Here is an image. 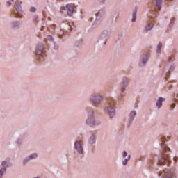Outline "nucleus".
I'll return each instance as SVG.
<instances>
[{
    "mask_svg": "<svg viewBox=\"0 0 178 178\" xmlns=\"http://www.w3.org/2000/svg\"><path fill=\"white\" fill-rule=\"evenodd\" d=\"M168 162H169V161L168 160V158L165 156L162 157L160 160L161 165H165V163H168Z\"/></svg>",
    "mask_w": 178,
    "mask_h": 178,
    "instance_id": "12",
    "label": "nucleus"
},
{
    "mask_svg": "<svg viewBox=\"0 0 178 178\" xmlns=\"http://www.w3.org/2000/svg\"><path fill=\"white\" fill-rule=\"evenodd\" d=\"M107 102L108 104V106L106 107V111H108L109 116L111 118H113L116 113V112L115 111V109H113V106L115 105V102L112 99H108Z\"/></svg>",
    "mask_w": 178,
    "mask_h": 178,
    "instance_id": "1",
    "label": "nucleus"
},
{
    "mask_svg": "<svg viewBox=\"0 0 178 178\" xmlns=\"http://www.w3.org/2000/svg\"><path fill=\"white\" fill-rule=\"evenodd\" d=\"M152 29H154V24L150 23L145 26V31H146V32L151 31V30H152Z\"/></svg>",
    "mask_w": 178,
    "mask_h": 178,
    "instance_id": "11",
    "label": "nucleus"
},
{
    "mask_svg": "<svg viewBox=\"0 0 178 178\" xmlns=\"http://www.w3.org/2000/svg\"><path fill=\"white\" fill-rule=\"evenodd\" d=\"M75 149L77 151L78 154H83L84 152V149L83 148V145L79 141H76L74 143Z\"/></svg>",
    "mask_w": 178,
    "mask_h": 178,
    "instance_id": "4",
    "label": "nucleus"
},
{
    "mask_svg": "<svg viewBox=\"0 0 178 178\" xmlns=\"http://www.w3.org/2000/svg\"><path fill=\"white\" fill-rule=\"evenodd\" d=\"M165 140H166V138L164 137V138H162V142L163 143V141H165Z\"/></svg>",
    "mask_w": 178,
    "mask_h": 178,
    "instance_id": "29",
    "label": "nucleus"
},
{
    "mask_svg": "<svg viewBox=\"0 0 178 178\" xmlns=\"http://www.w3.org/2000/svg\"><path fill=\"white\" fill-rule=\"evenodd\" d=\"M136 115H137V113L136 112V111H132L131 112V114H130L131 120H133V119H134V116H136Z\"/></svg>",
    "mask_w": 178,
    "mask_h": 178,
    "instance_id": "18",
    "label": "nucleus"
},
{
    "mask_svg": "<svg viewBox=\"0 0 178 178\" xmlns=\"http://www.w3.org/2000/svg\"><path fill=\"white\" fill-rule=\"evenodd\" d=\"M162 149L163 152H166V147L165 146V143H163Z\"/></svg>",
    "mask_w": 178,
    "mask_h": 178,
    "instance_id": "21",
    "label": "nucleus"
},
{
    "mask_svg": "<svg viewBox=\"0 0 178 178\" xmlns=\"http://www.w3.org/2000/svg\"><path fill=\"white\" fill-rule=\"evenodd\" d=\"M163 101H165V99L162 97L158 98L156 106L159 108V109L162 107V102H163Z\"/></svg>",
    "mask_w": 178,
    "mask_h": 178,
    "instance_id": "9",
    "label": "nucleus"
},
{
    "mask_svg": "<svg viewBox=\"0 0 178 178\" xmlns=\"http://www.w3.org/2000/svg\"><path fill=\"white\" fill-rule=\"evenodd\" d=\"M2 166H3V168H5L6 169V168H8L7 165H6V161H3L1 163Z\"/></svg>",
    "mask_w": 178,
    "mask_h": 178,
    "instance_id": "22",
    "label": "nucleus"
},
{
    "mask_svg": "<svg viewBox=\"0 0 178 178\" xmlns=\"http://www.w3.org/2000/svg\"><path fill=\"white\" fill-rule=\"evenodd\" d=\"M5 172H6V168H3L0 170V178H2V176H3V173H5Z\"/></svg>",
    "mask_w": 178,
    "mask_h": 178,
    "instance_id": "19",
    "label": "nucleus"
},
{
    "mask_svg": "<svg viewBox=\"0 0 178 178\" xmlns=\"http://www.w3.org/2000/svg\"><path fill=\"white\" fill-rule=\"evenodd\" d=\"M47 40H49V41H52V40H53L52 36L48 35V36H47Z\"/></svg>",
    "mask_w": 178,
    "mask_h": 178,
    "instance_id": "24",
    "label": "nucleus"
},
{
    "mask_svg": "<svg viewBox=\"0 0 178 178\" xmlns=\"http://www.w3.org/2000/svg\"><path fill=\"white\" fill-rule=\"evenodd\" d=\"M95 136H91L89 140L90 144H95Z\"/></svg>",
    "mask_w": 178,
    "mask_h": 178,
    "instance_id": "17",
    "label": "nucleus"
},
{
    "mask_svg": "<svg viewBox=\"0 0 178 178\" xmlns=\"http://www.w3.org/2000/svg\"><path fill=\"white\" fill-rule=\"evenodd\" d=\"M173 70H175V67L174 66H171L170 70H169V72H173Z\"/></svg>",
    "mask_w": 178,
    "mask_h": 178,
    "instance_id": "25",
    "label": "nucleus"
},
{
    "mask_svg": "<svg viewBox=\"0 0 178 178\" xmlns=\"http://www.w3.org/2000/svg\"><path fill=\"white\" fill-rule=\"evenodd\" d=\"M102 99H104V97H102V96H101L99 94H92L90 96V100L94 104H100Z\"/></svg>",
    "mask_w": 178,
    "mask_h": 178,
    "instance_id": "3",
    "label": "nucleus"
},
{
    "mask_svg": "<svg viewBox=\"0 0 178 178\" xmlns=\"http://www.w3.org/2000/svg\"><path fill=\"white\" fill-rule=\"evenodd\" d=\"M143 60L142 62L143 63V65H145V63H147V60H148V56H147V55L143 54L142 56Z\"/></svg>",
    "mask_w": 178,
    "mask_h": 178,
    "instance_id": "14",
    "label": "nucleus"
},
{
    "mask_svg": "<svg viewBox=\"0 0 178 178\" xmlns=\"http://www.w3.org/2000/svg\"><path fill=\"white\" fill-rule=\"evenodd\" d=\"M61 9H62V10H66V8H65V7H62Z\"/></svg>",
    "mask_w": 178,
    "mask_h": 178,
    "instance_id": "30",
    "label": "nucleus"
},
{
    "mask_svg": "<svg viewBox=\"0 0 178 178\" xmlns=\"http://www.w3.org/2000/svg\"><path fill=\"white\" fill-rule=\"evenodd\" d=\"M129 84V83L127 81H124V82H123V85L124 86H127Z\"/></svg>",
    "mask_w": 178,
    "mask_h": 178,
    "instance_id": "27",
    "label": "nucleus"
},
{
    "mask_svg": "<svg viewBox=\"0 0 178 178\" xmlns=\"http://www.w3.org/2000/svg\"><path fill=\"white\" fill-rule=\"evenodd\" d=\"M126 156H127V158H126ZM122 157L126 158L124 159V161H122V165H124V166H126V165H127L129 161H130L131 156L129 154L127 155V152L126 151H124L122 152Z\"/></svg>",
    "mask_w": 178,
    "mask_h": 178,
    "instance_id": "5",
    "label": "nucleus"
},
{
    "mask_svg": "<svg viewBox=\"0 0 178 178\" xmlns=\"http://www.w3.org/2000/svg\"><path fill=\"white\" fill-rule=\"evenodd\" d=\"M21 3H22L20 2V1H17L15 2V8L16 10H17L18 12H20L22 10Z\"/></svg>",
    "mask_w": 178,
    "mask_h": 178,
    "instance_id": "10",
    "label": "nucleus"
},
{
    "mask_svg": "<svg viewBox=\"0 0 178 178\" xmlns=\"http://www.w3.org/2000/svg\"><path fill=\"white\" fill-rule=\"evenodd\" d=\"M7 5H8V6H10V5H12V3L10 1H7Z\"/></svg>",
    "mask_w": 178,
    "mask_h": 178,
    "instance_id": "28",
    "label": "nucleus"
},
{
    "mask_svg": "<svg viewBox=\"0 0 178 178\" xmlns=\"http://www.w3.org/2000/svg\"><path fill=\"white\" fill-rule=\"evenodd\" d=\"M42 49H44V46L42 44H39L36 49V54L37 55H42Z\"/></svg>",
    "mask_w": 178,
    "mask_h": 178,
    "instance_id": "8",
    "label": "nucleus"
},
{
    "mask_svg": "<svg viewBox=\"0 0 178 178\" xmlns=\"http://www.w3.org/2000/svg\"><path fill=\"white\" fill-rule=\"evenodd\" d=\"M156 6L159 8V9H162V1L163 0H155Z\"/></svg>",
    "mask_w": 178,
    "mask_h": 178,
    "instance_id": "13",
    "label": "nucleus"
},
{
    "mask_svg": "<svg viewBox=\"0 0 178 178\" xmlns=\"http://www.w3.org/2000/svg\"><path fill=\"white\" fill-rule=\"evenodd\" d=\"M136 17H137V11H135V12H134L133 14H132V19H131V22H132L133 23H134V22H136Z\"/></svg>",
    "mask_w": 178,
    "mask_h": 178,
    "instance_id": "16",
    "label": "nucleus"
},
{
    "mask_svg": "<svg viewBox=\"0 0 178 178\" xmlns=\"http://www.w3.org/2000/svg\"><path fill=\"white\" fill-rule=\"evenodd\" d=\"M37 156H38V155L36 153H34L29 156V159H35Z\"/></svg>",
    "mask_w": 178,
    "mask_h": 178,
    "instance_id": "20",
    "label": "nucleus"
},
{
    "mask_svg": "<svg viewBox=\"0 0 178 178\" xmlns=\"http://www.w3.org/2000/svg\"><path fill=\"white\" fill-rule=\"evenodd\" d=\"M66 8H67V13L68 16H73V13L74 12V9L72 6V5L67 4Z\"/></svg>",
    "mask_w": 178,
    "mask_h": 178,
    "instance_id": "6",
    "label": "nucleus"
},
{
    "mask_svg": "<svg viewBox=\"0 0 178 178\" xmlns=\"http://www.w3.org/2000/svg\"><path fill=\"white\" fill-rule=\"evenodd\" d=\"M13 1V0H12Z\"/></svg>",
    "mask_w": 178,
    "mask_h": 178,
    "instance_id": "31",
    "label": "nucleus"
},
{
    "mask_svg": "<svg viewBox=\"0 0 178 178\" xmlns=\"http://www.w3.org/2000/svg\"><path fill=\"white\" fill-rule=\"evenodd\" d=\"M36 9L34 7L31 8V12H35Z\"/></svg>",
    "mask_w": 178,
    "mask_h": 178,
    "instance_id": "26",
    "label": "nucleus"
},
{
    "mask_svg": "<svg viewBox=\"0 0 178 178\" xmlns=\"http://www.w3.org/2000/svg\"><path fill=\"white\" fill-rule=\"evenodd\" d=\"M161 49H162V43H159L156 49L157 54H161Z\"/></svg>",
    "mask_w": 178,
    "mask_h": 178,
    "instance_id": "15",
    "label": "nucleus"
},
{
    "mask_svg": "<svg viewBox=\"0 0 178 178\" xmlns=\"http://www.w3.org/2000/svg\"><path fill=\"white\" fill-rule=\"evenodd\" d=\"M166 177L165 178H175V170H168L166 171Z\"/></svg>",
    "mask_w": 178,
    "mask_h": 178,
    "instance_id": "7",
    "label": "nucleus"
},
{
    "mask_svg": "<svg viewBox=\"0 0 178 178\" xmlns=\"http://www.w3.org/2000/svg\"><path fill=\"white\" fill-rule=\"evenodd\" d=\"M86 123L89 126H95L97 124H99V123L95 121V118H94V111H90L86 119Z\"/></svg>",
    "mask_w": 178,
    "mask_h": 178,
    "instance_id": "2",
    "label": "nucleus"
},
{
    "mask_svg": "<svg viewBox=\"0 0 178 178\" xmlns=\"http://www.w3.org/2000/svg\"><path fill=\"white\" fill-rule=\"evenodd\" d=\"M19 22H14V24H13V26L14 27H19Z\"/></svg>",
    "mask_w": 178,
    "mask_h": 178,
    "instance_id": "23",
    "label": "nucleus"
}]
</instances>
